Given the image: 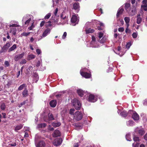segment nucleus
Listing matches in <instances>:
<instances>
[{
  "label": "nucleus",
  "mask_w": 147,
  "mask_h": 147,
  "mask_svg": "<svg viewBox=\"0 0 147 147\" xmlns=\"http://www.w3.org/2000/svg\"><path fill=\"white\" fill-rule=\"evenodd\" d=\"M33 16L31 15L27 14L24 16L22 18V22L23 25L28 26L30 23H31V25L28 28V29L30 30H32L34 27V22L33 21Z\"/></svg>",
  "instance_id": "nucleus-1"
},
{
  "label": "nucleus",
  "mask_w": 147,
  "mask_h": 147,
  "mask_svg": "<svg viewBox=\"0 0 147 147\" xmlns=\"http://www.w3.org/2000/svg\"><path fill=\"white\" fill-rule=\"evenodd\" d=\"M128 116H132V118L135 121H138L139 119V116L135 111L130 110L128 112Z\"/></svg>",
  "instance_id": "nucleus-2"
},
{
  "label": "nucleus",
  "mask_w": 147,
  "mask_h": 147,
  "mask_svg": "<svg viewBox=\"0 0 147 147\" xmlns=\"http://www.w3.org/2000/svg\"><path fill=\"white\" fill-rule=\"evenodd\" d=\"M92 40L91 41L90 46H87L88 47H91L94 48H97L99 47V45L97 44V42L96 40V38L94 36H92Z\"/></svg>",
  "instance_id": "nucleus-3"
},
{
  "label": "nucleus",
  "mask_w": 147,
  "mask_h": 147,
  "mask_svg": "<svg viewBox=\"0 0 147 147\" xmlns=\"http://www.w3.org/2000/svg\"><path fill=\"white\" fill-rule=\"evenodd\" d=\"M72 104L74 108L77 110H79L81 107V105L80 102L76 99L73 100Z\"/></svg>",
  "instance_id": "nucleus-4"
},
{
  "label": "nucleus",
  "mask_w": 147,
  "mask_h": 147,
  "mask_svg": "<svg viewBox=\"0 0 147 147\" xmlns=\"http://www.w3.org/2000/svg\"><path fill=\"white\" fill-rule=\"evenodd\" d=\"M86 71V68H82L80 71V74L83 77L86 78H89L91 76V75L89 73L85 72V71Z\"/></svg>",
  "instance_id": "nucleus-5"
},
{
  "label": "nucleus",
  "mask_w": 147,
  "mask_h": 147,
  "mask_svg": "<svg viewBox=\"0 0 147 147\" xmlns=\"http://www.w3.org/2000/svg\"><path fill=\"white\" fill-rule=\"evenodd\" d=\"M78 14H74L72 16L71 19V21L73 26H75L77 24L79 21L78 17Z\"/></svg>",
  "instance_id": "nucleus-6"
},
{
  "label": "nucleus",
  "mask_w": 147,
  "mask_h": 147,
  "mask_svg": "<svg viewBox=\"0 0 147 147\" xmlns=\"http://www.w3.org/2000/svg\"><path fill=\"white\" fill-rule=\"evenodd\" d=\"M83 115L82 113L79 111H77L74 114V119L77 121H79L82 119Z\"/></svg>",
  "instance_id": "nucleus-7"
},
{
  "label": "nucleus",
  "mask_w": 147,
  "mask_h": 147,
  "mask_svg": "<svg viewBox=\"0 0 147 147\" xmlns=\"http://www.w3.org/2000/svg\"><path fill=\"white\" fill-rule=\"evenodd\" d=\"M43 119L45 121L50 123V121H51L55 119L53 114L51 113H49L48 115V117L45 116L44 117Z\"/></svg>",
  "instance_id": "nucleus-8"
},
{
  "label": "nucleus",
  "mask_w": 147,
  "mask_h": 147,
  "mask_svg": "<svg viewBox=\"0 0 147 147\" xmlns=\"http://www.w3.org/2000/svg\"><path fill=\"white\" fill-rule=\"evenodd\" d=\"M88 94H88L86 95L88 97V95H89L88 100L89 102H94L97 100V98L94 95L92 94H90L89 93H88Z\"/></svg>",
  "instance_id": "nucleus-9"
},
{
  "label": "nucleus",
  "mask_w": 147,
  "mask_h": 147,
  "mask_svg": "<svg viewBox=\"0 0 147 147\" xmlns=\"http://www.w3.org/2000/svg\"><path fill=\"white\" fill-rule=\"evenodd\" d=\"M10 46L11 44L10 42L7 43L1 49V53L5 52Z\"/></svg>",
  "instance_id": "nucleus-10"
},
{
  "label": "nucleus",
  "mask_w": 147,
  "mask_h": 147,
  "mask_svg": "<svg viewBox=\"0 0 147 147\" xmlns=\"http://www.w3.org/2000/svg\"><path fill=\"white\" fill-rule=\"evenodd\" d=\"M62 142V140L61 138H57L55 139L53 142L54 145L57 146L61 144Z\"/></svg>",
  "instance_id": "nucleus-11"
},
{
  "label": "nucleus",
  "mask_w": 147,
  "mask_h": 147,
  "mask_svg": "<svg viewBox=\"0 0 147 147\" xmlns=\"http://www.w3.org/2000/svg\"><path fill=\"white\" fill-rule=\"evenodd\" d=\"M77 93L79 96L81 97L83 95L86 96L88 94L87 91L84 92L81 89H79L77 90Z\"/></svg>",
  "instance_id": "nucleus-12"
},
{
  "label": "nucleus",
  "mask_w": 147,
  "mask_h": 147,
  "mask_svg": "<svg viewBox=\"0 0 147 147\" xmlns=\"http://www.w3.org/2000/svg\"><path fill=\"white\" fill-rule=\"evenodd\" d=\"M130 9V10L129 9L127 12L129 14L130 16H132L134 15L136 13V8L133 7Z\"/></svg>",
  "instance_id": "nucleus-13"
},
{
  "label": "nucleus",
  "mask_w": 147,
  "mask_h": 147,
  "mask_svg": "<svg viewBox=\"0 0 147 147\" xmlns=\"http://www.w3.org/2000/svg\"><path fill=\"white\" fill-rule=\"evenodd\" d=\"M117 54L119 55L120 56H122L124 53L123 52L121 51V47L120 46H118L117 49V52H115Z\"/></svg>",
  "instance_id": "nucleus-14"
},
{
  "label": "nucleus",
  "mask_w": 147,
  "mask_h": 147,
  "mask_svg": "<svg viewBox=\"0 0 147 147\" xmlns=\"http://www.w3.org/2000/svg\"><path fill=\"white\" fill-rule=\"evenodd\" d=\"M35 144L36 147H45V142L43 141H40L38 143L35 142Z\"/></svg>",
  "instance_id": "nucleus-15"
},
{
  "label": "nucleus",
  "mask_w": 147,
  "mask_h": 147,
  "mask_svg": "<svg viewBox=\"0 0 147 147\" xmlns=\"http://www.w3.org/2000/svg\"><path fill=\"white\" fill-rule=\"evenodd\" d=\"M24 55V53H22L18 54L16 55L14 57V60L16 61H17L19 59L22 58L23 57V56Z\"/></svg>",
  "instance_id": "nucleus-16"
},
{
  "label": "nucleus",
  "mask_w": 147,
  "mask_h": 147,
  "mask_svg": "<svg viewBox=\"0 0 147 147\" xmlns=\"http://www.w3.org/2000/svg\"><path fill=\"white\" fill-rule=\"evenodd\" d=\"M73 9L78 12L80 10L79 4L78 3H75L73 5Z\"/></svg>",
  "instance_id": "nucleus-17"
},
{
  "label": "nucleus",
  "mask_w": 147,
  "mask_h": 147,
  "mask_svg": "<svg viewBox=\"0 0 147 147\" xmlns=\"http://www.w3.org/2000/svg\"><path fill=\"white\" fill-rule=\"evenodd\" d=\"M136 131H137L139 134L142 136L144 133V130L142 128H139L137 127L136 129Z\"/></svg>",
  "instance_id": "nucleus-18"
},
{
  "label": "nucleus",
  "mask_w": 147,
  "mask_h": 147,
  "mask_svg": "<svg viewBox=\"0 0 147 147\" xmlns=\"http://www.w3.org/2000/svg\"><path fill=\"white\" fill-rule=\"evenodd\" d=\"M52 136L54 137H58L61 136V133L59 130H56L54 131L53 133L52 134Z\"/></svg>",
  "instance_id": "nucleus-19"
},
{
  "label": "nucleus",
  "mask_w": 147,
  "mask_h": 147,
  "mask_svg": "<svg viewBox=\"0 0 147 147\" xmlns=\"http://www.w3.org/2000/svg\"><path fill=\"white\" fill-rule=\"evenodd\" d=\"M57 104V101L55 100H51L49 102L50 106L52 107H55L56 106Z\"/></svg>",
  "instance_id": "nucleus-20"
},
{
  "label": "nucleus",
  "mask_w": 147,
  "mask_h": 147,
  "mask_svg": "<svg viewBox=\"0 0 147 147\" xmlns=\"http://www.w3.org/2000/svg\"><path fill=\"white\" fill-rule=\"evenodd\" d=\"M61 20L63 21V20H66L67 19V16L66 15L65 12H63L61 15Z\"/></svg>",
  "instance_id": "nucleus-21"
},
{
  "label": "nucleus",
  "mask_w": 147,
  "mask_h": 147,
  "mask_svg": "<svg viewBox=\"0 0 147 147\" xmlns=\"http://www.w3.org/2000/svg\"><path fill=\"white\" fill-rule=\"evenodd\" d=\"M85 29L86 34H89L90 33H92L94 32V30L90 28H86L84 27V30Z\"/></svg>",
  "instance_id": "nucleus-22"
},
{
  "label": "nucleus",
  "mask_w": 147,
  "mask_h": 147,
  "mask_svg": "<svg viewBox=\"0 0 147 147\" xmlns=\"http://www.w3.org/2000/svg\"><path fill=\"white\" fill-rule=\"evenodd\" d=\"M51 30L49 28H47L43 32L42 36L45 37L50 33Z\"/></svg>",
  "instance_id": "nucleus-23"
},
{
  "label": "nucleus",
  "mask_w": 147,
  "mask_h": 147,
  "mask_svg": "<svg viewBox=\"0 0 147 147\" xmlns=\"http://www.w3.org/2000/svg\"><path fill=\"white\" fill-rule=\"evenodd\" d=\"M47 126V124L45 123H41L39 124L37 126V129L43 128Z\"/></svg>",
  "instance_id": "nucleus-24"
},
{
  "label": "nucleus",
  "mask_w": 147,
  "mask_h": 147,
  "mask_svg": "<svg viewBox=\"0 0 147 147\" xmlns=\"http://www.w3.org/2000/svg\"><path fill=\"white\" fill-rule=\"evenodd\" d=\"M28 90L26 88H25L22 92V94L23 97H26L28 96Z\"/></svg>",
  "instance_id": "nucleus-25"
},
{
  "label": "nucleus",
  "mask_w": 147,
  "mask_h": 147,
  "mask_svg": "<svg viewBox=\"0 0 147 147\" xmlns=\"http://www.w3.org/2000/svg\"><path fill=\"white\" fill-rule=\"evenodd\" d=\"M12 116H10V115H8V118L11 119H14L17 117V114L14 112H12L11 113Z\"/></svg>",
  "instance_id": "nucleus-26"
},
{
  "label": "nucleus",
  "mask_w": 147,
  "mask_h": 147,
  "mask_svg": "<svg viewBox=\"0 0 147 147\" xmlns=\"http://www.w3.org/2000/svg\"><path fill=\"white\" fill-rule=\"evenodd\" d=\"M127 125L128 126H132L134 125L135 123L132 120H130L127 122Z\"/></svg>",
  "instance_id": "nucleus-27"
},
{
  "label": "nucleus",
  "mask_w": 147,
  "mask_h": 147,
  "mask_svg": "<svg viewBox=\"0 0 147 147\" xmlns=\"http://www.w3.org/2000/svg\"><path fill=\"white\" fill-rule=\"evenodd\" d=\"M16 28H11L9 32L13 35H15L16 33Z\"/></svg>",
  "instance_id": "nucleus-28"
},
{
  "label": "nucleus",
  "mask_w": 147,
  "mask_h": 147,
  "mask_svg": "<svg viewBox=\"0 0 147 147\" xmlns=\"http://www.w3.org/2000/svg\"><path fill=\"white\" fill-rule=\"evenodd\" d=\"M140 17V14H138L137 17L136 22L138 24H140L142 21V19Z\"/></svg>",
  "instance_id": "nucleus-29"
},
{
  "label": "nucleus",
  "mask_w": 147,
  "mask_h": 147,
  "mask_svg": "<svg viewBox=\"0 0 147 147\" xmlns=\"http://www.w3.org/2000/svg\"><path fill=\"white\" fill-rule=\"evenodd\" d=\"M120 115L122 117H126V116H128V113H127L126 111H123L121 112L120 113Z\"/></svg>",
  "instance_id": "nucleus-30"
},
{
  "label": "nucleus",
  "mask_w": 147,
  "mask_h": 147,
  "mask_svg": "<svg viewBox=\"0 0 147 147\" xmlns=\"http://www.w3.org/2000/svg\"><path fill=\"white\" fill-rule=\"evenodd\" d=\"M124 10L123 8H121L119 9L118 10L117 12V16L118 17L121 14Z\"/></svg>",
  "instance_id": "nucleus-31"
},
{
  "label": "nucleus",
  "mask_w": 147,
  "mask_h": 147,
  "mask_svg": "<svg viewBox=\"0 0 147 147\" xmlns=\"http://www.w3.org/2000/svg\"><path fill=\"white\" fill-rule=\"evenodd\" d=\"M61 124L60 122H53L52 123V125L55 127L59 126L61 125Z\"/></svg>",
  "instance_id": "nucleus-32"
},
{
  "label": "nucleus",
  "mask_w": 147,
  "mask_h": 147,
  "mask_svg": "<svg viewBox=\"0 0 147 147\" xmlns=\"http://www.w3.org/2000/svg\"><path fill=\"white\" fill-rule=\"evenodd\" d=\"M130 4L129 3H127L125 4V7L126 10L127 12H128V11L130 9Z\"/></svg>",
  "instance_id": "nucleus-33"
},
{
  "label": "nucleus",
  "mask_w": 147,
  "mask_h": 147,
  "mask_svg": "<svg viewBox=\"0 0 147 147\" xmlns=\"http://www.w3.org/2000/svg\"><path fill=\"white\" fill-rule=\"evenodd\" d=\"M35 56L33 54H31L28 55L27 59L28 60L30 61L32 59L34 58Z\"/></svg>",
  "instance_id": "nucleus-34"
},
{
  "label": "nucleus",
  "mask_w": 147,
  "mask_h": 147,
  "mask_svg": "<svg viewBox=\"0 0 147 147\" xmlns=\"http://www.w3.org/2000/svg\"><path fill=\"white\" fill-rule=\"evenodd\" d=\"M23 127V125L22 124H20L16 126L15 127V130L17 131Z\"/></svg>",
  "instance_id": "nucleus-35"
},
{
  "label": "nucleus",
  "mask_w": 147,
  "mask_h": 147,
  "mask_svg": "<svg viewBox=\"0 0 147 147\" xmlns=\"http://www.w3.org/2000/svg\"><path fill=\"white\" fill-rule=\"evenodd\" d=\"M41 138V136L38 134H36L35 136V143L37 142L38 139Z\"/></svg>",
  "instance_id": "nucleus-36"
},
{
  "label": "nucleus",
  "mask_w": 147,
  "mask_h": 147,
  "mask_svg": "<svg viewBox=\"0 0 147 147\" xmlns=\"http://www.w3.org/2000/svg\"><path fill=\"white\" fill-rule=\"evenodd\" d=\"M16 48V44H14L9 49V51H13Z\"/></svg>",
  "instance_id": "nucleus-37"
},
{
  "label": "nucleus",
  "mask_w": 147,
  "mask_h": 147,
  "mask_svg": "<svg viewBox=\"0 0 147 147\" xmlns=\"http://www.w3.org/2000/svg\"><path fill=\"white\" fill-rule=\"evenodd\" d=\"M107 40L106 37L105 36L103 37L101 40H100V42L101 43H104Z\"/></svg>",
  "instance_id": "nucleus-38"
},
{
  "label": "nucleus",
  "mask_w": 147,
  "mask_h": 147,
  "mask_svg": "<svg viewBox=\"0 0 147 147\" xmlns=\"http://www.w3.org/2000/svg\"><path fill=\"white\" fill-rule=\"evenodd\" d=\"M34 76L35 78V79H34V81L35 80V82H36L38 80V75L36 73H34Z\"/></svg>",
  "instance_id": "nucleus-39"
},
{
  "label": "nucleus",
  "mask_w": 147,
  "mask_h": 147,
  "mask_svg": "<svg viewBox=\"0 0 147 147\" xmlns=\"http://www.w3.org/2000/svg\"><path fill=\"white\" fill-rule=\"evenodd\" d=\"M26 84H23L21 85L18 88V90L19 91L22 90L25 86Z\"/></svg>",
  "instance_id": "nucleus-40"
},
{
  "label": "nucleus",
  "mask_w": 147,
  "mask_h": 147,
  "mask_svg": "<svg viewBox=\"0 0 147 147\" xmlns=\"http://www.w3.org/2000/svg\"><path fill=\"white\" fill-rule=\"evenodd\" d=\"M130 134H128L126 135V138L127 140L130 141L131 140L130 138Z\"/></svg>",
  "instance_id": "nucleus-41"
},
{
  "label": "nucleus",
  "mask_w": 147,
  "mask_h": 147,
  "mask_svg": "<svg viewBox=\"0 0 147 147\" xmlns=\"http://www.w3.org/2000/svg\"><path fill=\"white\" fill-rule=\"evenodd\" d=\"M51 21H49L47 22H46L45 26L46 27H48L51 26L52 24H51Z\"/></svg>",
  "instance_id": "nucleus-42"
},
{
  "label": "nucleus",
  "mask_w": 147,
  "mask_h": 147,
  "mask_svg": "<svg viewBox=\"0 0 147 147\" xmlns=\"http://www.w3.org/2000/svg\"><path fill=\"white\" fill-rule=\"evenodd\" d=\"M0 107L1 109L2 110H4L5 109L6 107L5 104L4 103H2Z\"/></svg>",
  "instance_id": "nucleus-43"
},
{
  "label": "nucleus",
  "mask_w": 147,
  "mask_h": 147,
  "mask_svg": "<svg viewBox=\"0 0 147 147\" xmlns=\"http://www.w3.org/2000/svg\"><path fill=\"white\" fill-rule=\"evenodd\" d=\"M133 139L135 142H139L140 141V139L138 137L136 136H134Z\"/></svg>",
  "instance_id": "nucleus-44"
},
{
  "label": "nucleus",
  "mask_w": 147,
  "mask_h": 147,
  "mask_svg": "<svg viewBox=\"0 0 147 147\" xmlns=\"http://www.w3.org/2000/svg\"><path fill=\"white\" fill-rule=\"evenodd\" d=\"M141 7L142 9L145 11H147V5L146 4V5H142Z\"/></svg>",
  "instance_id": "nucleus-45"
},
{
  "label": "nucleus",
  "mask_w": 147,
  "mask_h": 147,
  "mask_svg": "<svg viewBox=\"0 0 147 147\" xmlns=\"http://www.w3.org/2000/svg\"><path fill=\"white\" fill-rule=\"evenodd\" d=\"M51 15V13H49L47 14L45 16L44 19L45 20L48 19Z\"/></svg>",
  "instance_id": "nucleus-46"
},
{
  "label": "nucleus",
  "mask_w": 147,
  "mask_h": 147,
  "mask_svg": "<svg viewBox=\"0 0 147 147\" xmlns=\"http://www.w3.org/2000/svg\"><path fill=\"white\" fill-rule=\"evenodd\" d=\"M30 33V32H27V33H26L25 32H24L22 33L21 34V35L22 36H28Z\"/></svg>",
  "instance_id": "nucleus-47"
},
{
  "label": "nucleus",
  "mask_w": 147,
  "mask_h": 147,
  "mask_svg": "<svg viewBox=\"0 0 147 147\" xmlns=\"http://www.w3.org/2000/svg\"><path fill=\"white\" fill-rule=\"evenodd\" d=\"M4 65L5 67H9L10 65L9 62L7 61H5L4 62Z\"/></svg>",
  "instance_id": "nucleus-48"
},
{
  "label": "nucleus",
  "mask_w": 147,
  "mask_h": 147,
  "mask_svg": "<svg viewBox=\"0 0 147 147\" xmlns=\"http://www.w3.org/2000/svg\"><path fill=\"white\" fill-rule=\"evenodd\" d=\"M98 36L100 39L101 38L103 35V33L102 32H99L98 33Z\"/></svg>",
  "instance_id": "nucleus-49"
},
{
  "label": "nucleus",
  "mask_w": 147,
  "mask_h": 147,
  "mask_svg": "<svg viewBox=\"0 0 147 147\" xmlns=\"http://www.w3.org/2000/svg\"><path fill=\"white\" fill-rule=\"evenodd\" d=\"M124 20L126 23H129L130 21V19L129 17H125L124 18Z\"/></svg>",
  "instance_id": "nucleus-50"
},
{
  "label": "nucleus",
  "mask_w": 147,
  "mask_h": 147,
  "mask_svg": "<svg viewBox=\"0 0 147 147\" xmlns=\"http://www.w3.org/2000/svg\"><path fill=\"white\" fill-rule=\"evenodd\" d=\"M131 45V43L130 42H128L126 44V48L127 49H129Z\"/></svg>",
  "instance_id": "nucleus-51"
},
{
  "label": "nucleus",
  "mask_w": 147,
  "mask_h": 147,
  "mask_svg": "<svg viewBox=\"0 0 147 147\" xmlns=\"http://www.w3.org/2000/svg\"><path fill=\"white\" fill-rule=\"evenodd\" d=\"M9 26L10 27H19L20 26L19 25L17 24H10L9 25Z\"/></svg>",
  "instance_id": "nucleus-52"
},
{
  "label": "nucleus",
  "mask_w": 147,
  "mask_h": 147,
  "mask_svg": "<svg viewBox=\"0 0 147 147\" xmlns=\"http://www.w3.org/2000/svg\"><path fill=\"white\" fill-rule=\"evenodd\" d=\"M26 63V61L25 59H22L20 62V64H24Z\"/></svg>",
  "instance_id": "nucleus-53"
},
{
  "label": "nucleus",
  "mask_w": 147,
  "mask_h": 147,
  "mask_svg": "<svg viewBox=\"0 0 147 147\" xmlns=\"http://www.w3.org/2000/svg\"><path fill=\"white\" fill-rule=\"evenodd\" d=\"M139 143L136 142L133 144V147H139Z\"/></svg>",
  "instance_id": "nucleus-54"
},
{
  "label": "nucleus",
  "mask_w": 147,
  "mask_h": 147,
  "mask_svg": "<svg viewBox=\"0 0 147 147\" xmlns=\"http://www.w3.org/2000/svg\"><path fill=\"white\" fill-rule=\"evenodd\" d=\"M61 24H67V21L68 20H63V21L61 20Z\"/></svg>",
  "instance_id": "nucleus-55"
},
{
  "label": "nucleus",
  "mask_w": 147,
  "mask_h": 147,
  "mask_svg": "<svg viewBox=\"0 0 147 147\" xmlns=\"http://www.w3.org/2000/svg\"><path fill=\"white\" fill-rule=\"evenodd\" d=\"M137 33L136 32H134L132 34V36L134 38H136L137 36Z\"/></svg>",
  "instance_id": "nucleus-56"
},
{
  "label": "nucleus",
  "mask_w": 147,
  "mask_h": 147,
  "mask_svg": "<svg viewBox=\"0 0 147 147\" xmlns=\"http://www.w3.org/2000/svg\"><path fill=\"white\" fill-rule=\"evenodd\" d=\"M75 109H71L69 111V113L70 114L72 115L74 114Z\"/></svg>",
  "instance_id": "nucleus-57"
},
{
  "label": "nucleus",
  "mask_w": 147,
  "mask_h": 147,
  "mask_svg": "<svg viewBox=\"0 0 147 147\" xmlns=\"http://www.w3.org/2000/svg\"><path fill=\"white\" fill-rule=\"evenodd\" d=\"M143 104L145 106L147 105V99H146L144 100Z\"/></svg>",
  "instance_id": "nucleus-58"
},
{
  "label": "nucleus",
  "mask_w": 147,
  "mask_h": 147,
  "mask_svg": "<svg viewBox=\"0 0 147 147\" xmlns=\"http://www.w3.org/2000/svg\"><path fill=\"white\" fill-rule=\"evenodd\" d=\"M124 30V28L123 27H121L118 29V31L120 32H123Z\"/></svg>",
  "instance_id": "nucleus-59"
},
{
  "label": "nucleus",
  "mask_w": 147,
  "mask_h": 147,
  "mask_svg": "<svg viewBox=\"0 0 147 147\" xmlns=\"http://www.w3.org/2000/svg\"><path fill=\"white\" fill-rule=\"evenodd\" d=\"M67 36V33L66 32H65L63 35L62 36V38L63 39H64L66 37V36Z\"/></svg>",
  "instance_id": "nucleus-60"
},
{
  "label": "nucleus",
  "mask_w": 147,
  "mask_h": 147,
  "mask_svg": "<svg viewBox=\"0 0 147 147\" xmlns=\"http://www.w3.org/2000/svg\"><path fill=\"white\" fill-rule=\"evenodd\" d=\"M58 10L57 8H56L54 12V14L55 16H57V13L58 12Z\"/></svg>",
  "instance_id": "nucleus-61"
},
{
  "label": "nucleus",
  "mask_w": 147,
  "mask_h": 147,
  "mask_svg": "<svg viewBox=\"0 0 147 147\" xmlns=\"http://www.w3.org/2000/svg\"><path fill=\"white\" fill-rule=\"evenodd\" d=\"M36 52L38 55L40 54L41 53V50L39 49H37Z\"/></svg>",
  "instance_id": "nucleus-62"
},
{
  "label": "nucleus",
  "mask_w": 147,
  "mask_h": 147,
  "mask_svg": "<svg viewBox=\"0 0 147 147\" xmlns=\"http://www.w3.org/2000/svg\"><path fill=\"white\" fill-rule=\"evenodd\" d=\"M45 22L44 21H42L40 24V26L41 27H42L45 24Z\"/></svg>",
  "instance_id": "nucleus-63"
},
{
  "label": "nucleus",
  "mask_w": 147,
  "mask_h": 147,
  "mask_svg": "<svg viewBox=\"0 0 147 147\" xmlns=\"http://www.w3.org/2000/svg\"><path fill=\"white\" fill-rule=\"evenodd\" d=\"M142 3L144 5H147V0H143L142 1Z\"/></svg>",
  "instance_id": "nucleus-64"
}]
</instances>
